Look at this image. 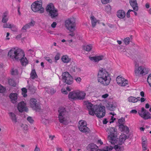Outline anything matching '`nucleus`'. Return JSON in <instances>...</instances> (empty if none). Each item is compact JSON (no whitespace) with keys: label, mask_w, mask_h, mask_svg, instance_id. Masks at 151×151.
<instances>
[{"label":"nucleus","mask_w":151,"mask_h":151,"mask_svg":"<svg viewBox=\"0 0 151 151\" xmlns=\"http://www.w3.org/2000/svg\"><path fill=\"white\" fill-rule=\"evenodd\" d=\"M125 119L123 118H122L119 119L118 120V123L119 124V127L122 129V130L124 131L128 132L129 129L127 126L123 125L124 123Z\"/></svg>","instance_id":"obj_18"},{"label":"nucleus","mask_w":151,"mask_h":151,"mask_svg":"<svg viewBox=\"0 0 151 151\" xmlns=\"http://www.w3.org/2000/svg\"><path fill=\"white\" fill-rule=\"evenodd\" d=\"M24 51L17 48H12L8 52V57L13 60H18L19 58L23 55Z\"/></svg>","instance_id":"obj_2"},{"label":"nucleus","mask_w":151,"mask_h":151,"mask_svg":"<svg viewBox=\"0 0 151 151\" xmlns=\"http://www.w3.org/2000/svg\"><path fill=\"white\" fill-rule=\"evenodd\" d=\"M77 93L78 99H83L86 95V93L84 92L79 90L77 91Z\"/></svg>","instance_id":"obj_26"},{"label":"nucleus","mask_w":151,"mask_h":151,"mask_svg":"<svg viewBox=\"0 0 151 151\" xmlns=\"http://www.w3.org/2000/svg\"><path fill=\"white\" fill-rule=\"evenodd\" d=\"M110 0H101L102 3L103 4H106L108 3Z\"/></svg>","instance_id":"obj_57"},{"label":"nucleus","mask_w":151,"mask_h":151,"mask_svg":"<svg viewBox=\"0 0 151 151\" xmlns=\"http://www.w3.org/2000/svg\"><path fill=\"white\" fill-rule=\"evenodd\" d=\"M46 12L52 18H54L58 16V11L55 7L54 5L52 3L48 4L46 8Z\"/></svg>","instance_id":"obj_6"},{"label":"nucleus","mask_w":151,"mask_h":151,"mask_svg":"<svg viewBox=\"0 0 151 151\" xmlns=\"http://www.w3.org/2000/svg\"><path fill=\"white\" fill-rule=\"evenodd\" d=\"M62 76L63 82L68 84H71L73 83V78L68 72H65L63 73Z\"/></svg>","instance_id":"obj_12"},{"label":"nucleus","mask_w":151,"mask_h":151,"mask_svg":"<svg viewBox=\"0 0 151 151\" xmlns=\"http://www.w3.org/2000/svg\"><path fill=\"white\" fill-rule=\"evenodd\" d=\"M77 93V91H73L70 92L68 95L69 98V99H78Z\"/></svg>","instance_id":"obj_27"},{"label":"nucleus","mask_w":151,"mask_h":151,"mask_svg":"<svg viewBox=\"0 0 151 151\" xmlns=\"http://www.w3.org/2000/svg\"><path fill=\"white\" fill-rule=\"evenodd\" d=\"M138 114L142 117L144 119H146L151 118L150 113L147 111L143 107L142 108L141 111H138Z\"/></svg>","instance_id":"obj_15"},{"label":"nucleus","mask_w":151,"mask_h":151,"mask_svg":"<svg viewBox=\"0 0 151 151\" xmlns=\"http://www.w3.org/2000/svg\"><path fill=\"white\" fill-rule=\"evenodd\" d=\"M108 105L109 106H107V108L108 109L110 110H112L114 109V107L112 105L110 104Z\"/></svg>","instance_id":"obj_52"},{"label":"nucleus","mask_w":151,"mask_h":151,"mask_svg":"<svg viewBox=\"0 0 151 151\" xmlns=\"http://www.w3.org/2000/svg\"><path fill=\"white\" fill-rule=\"evenodd\" d=\"M147 81L150 86L151 87V74L148 76L147 78Z\"/></svg>","instance_id":"obj_44"},{"label":"nucleus","mask_w":151,"mask_h":151,"mask_svg":"<svg viewBox=\"0 0 151 151\" xmlns=\"http://www.w3.org/2000/svg\"><path fill=\"white\" fill-rule=\"evenodd\" d=\"M130 5L133 9L136 11L138 10V6L136 0H129Z\"/></svg>","instance_id":"obj_23"},{"label":"nucleus","mask_w":151,"mask_h":151,"mask_svg":"<svg viewBox=\"0 0 151 151\" xmlns=\"http://www.w3.org/2000/svg\"><path fill=\"white\" fill-rule=\"evenodd\" d=\"M92 25L93 27H94L96 25L97 23L99 22L93 16H91V17Z\"/></svg>","instance_id":"obj_34"},{"label":"nucleus","mask_w":151,"mask_h":151,"mask_svg":"<svg viewBox=\"0 0 151 151\" xmlns=\"http://www.w3.org/2000/svg\"><path fill=\"white\" fill-rule=\"evenodd\" d=\"M11 73L12 75H16L18 74L17 70L15 68H12L11 71Z\"/></svg>","instance_id":"obj_43"},{"label":"nucleus","mask_w":151,"mask_h":151,"mask_svg":"<svg viewBox=\"0 0 151 151\" xmlns=\"http://www.w3.org/2000/svg\"><path fill=\"white\" fill-rule=\"evenodd\" d=\"M9 97L12 102L15 103L17 101V94L16 93H12L10 94Z\"/></svg>","instance_id":"obj_25"},{"label":"nucleus","mask_w":151,"mask_h":151,"mask_svg":"<svg viewBox=\"0 0 151 151\" xmlns=\"http://www.w3.org/2000/svg\"><path fill=\"white\" fill-rule=\"evenodd\" d=\"M57 23L55 22H54L51 25V26L52 28H55L57 25Z\"/></svg>","instance_id":"obj_60"},{"label":"nucleus","mask_w":151,"mask_h":151,"mask_svg":"<svg viewBox=\"0 0 151 151\" xmlns=\"http://www.w3.org/2000/svg\"><path fill=\"white\" fill-rule=\"evenodd\" d=\"M73 69V70L74 72H79L81 70L79 68H78L76 67H74Z\"/></svg>","instance_id":"obj_53"},{"label":"nucleus","mask_w":151,"mask_h":151,"mask_svg":"<svg viewBox=\"0 0 151 151\" xmlns=\"http://www.w3.org/2000/svg\"><path fill=\"white\" fill-rule=\"evenodd\" d=\"M65 25L67 29L70 32L74 31L76 28V24L73 18L67 19L65 21Z\"/></svg>","instance_id":"obj_9"},{"label":"nucleus","mask_w":151,"mask_h":151,"mask_svg":"<svg viewBox=\"0 0 151 151\" xmlns=\"http://www.w3.org/2000/svg\"><path fill=\"white\" fill-rule=\"evenodd\" d=\"M146 100L145 97H142L140 99V102L142 103L144 102Z\"/></svg>","instance_id":"obj_62"},{"label":"nucleus","mask_w":151,"mask_h":151,"mask_svg":"<svg viewBox=\"0 0 151 151\" xmlns=\"http://www.w3.org/2000/svg\"><path fill=\"white\" fill-rule=\"evenodd\" d=\"M109 96V94L108 93H106L102 95L101 98L103 99H105L107 98Z\"/></svg>","instance_id":"obj_56"},{"label":"nucleus","mask_w":151,"mask_h":151,"mask_svg":"<svg viewBox=\"0 0 151 151\" xmlns=\"http://www.w3.org/2000/svg\"><path fill=\"white\" fill-rule=\"evenodd\" d=\"M114 148L116 151H123L124 150V147L121 144L115 145Z\"/></svg>","instance_id":"obj_31"},{"label":"nucleus","mask_w":151,"mask_h":151,"mask_svg":"<svg viewBox=\"0 0 151 151\" xmlns=\"http://www.w3.org/2000/svg\"><path fill=\"white\" fill-rule=\"evenodd\" d=\"M66 44H68L72 47H73L74 46V42L72 39L69 38V39H68L67 41Z\"/></svg>","instance_id":"obj_38"},{"label":"nucleus","mask_w":151,"mask_h":151,"mask_svg":"<svg viewBox=\"0 0 151 151\" xmlns=\"http://www.w3.org/2000/svg\"><path fill=\"white\" fill-rule=\"evenodd\" d=\"M97 78L98 82L104 86L109 85L111 80L109 73L103 69L99 71Z\"/></svg>","instance_id":"obj_1"},{"label":"nucleus","mask_w":151,"mask_h":151,"mask_svg":"<svg viewBox=\"0 0 151 151\" xmlns=\"http://www.w3.org/2000/svg\"><path fill=\"white\" fill-rule=\"evenodd\" d=\"M128 101L129 102L136 103L137 102V100L136 98L132 96H131L128 98Z\"/></svg>","instance_id":"obj_37"},{"label":"nucleus","mask_w":151,"mask_h":151,"mask_svg":"<svg viewBox=\"0 0 151 151\" xmlns=\"http://www.w3.org/2000/svg\"><path fill=\"white\" fill-rule=\"evenodd\" d=\"M75 79L76 82L78 83H80L81 81V79L80 77H75Z\"/></svg>","instance_id":"obj_49"},{"label":"nucleus","mask_w":151,"mask_h":151,"mask_svg":"<svg viewBox=\"0 0 151 151\" xmlns=\"http://www.w3.org/2000/svg\"><path fill=\"white\" fill-rule=\"evenodd\" d=\"M116 15L119 18L122 19L125 17L126 14L124 11L120 10L117 11Z\"/></svg>","instance_id":"obj_28"},{"label":"nucleus","mask_w":151,"mask_h":151,"mask_svg":"<svg viewBox=\"0 0 151 151\" xmlns=\"http://www.w3.org/2000/svg\"><path fill=\"white\" fill-rule=\"evenodd\" d=\"M22 94L23 95V96L24 97H25L27 96L26 94L27 91L26 89L25 88H22Z\"/></svg>","instance_id":"obj_45"},{"label":"nucleus","mask_w":151,"mask_h":151,"mask_svg":"<svg viewBox=\"0 0 151 151\" xmlns=\"http://www.w3.org/2000/svg\"><path fill=\"white\" fill-rule=\"evenodd\" d=\"M35 24V22L33 20L31 21L30 22L24 26L21 30L24 32H26L27 29L30 28L31 27L33 26Z\"/></svg>","instance_id":"obj_20"},{"label":"nucleus","mask_w":151,"mask_h":151,"mask_svg":"<svg viewBox=\"0 0 151 151\" xmlns=\"http://www.w3.org/2000/svg\"><path fill=\"white\" fill-rule=\"evenodd\" d=\"M140 95L142 97H145V93L143 91H141L140 93Z\"/></svg>","instance_id":"obj_63"},{"label":"nucleus","mask_w":151,"mask_h":151,"mask_svg":"<svg viewBox=\"0 0 151 151\" xmlns=\"http://www.w3.org/2000/svg\"><path fill=\"white\" fill-rule=\"evenodd\" d=\"M5 91V88L0 84V93H3Z\"/></svg>","instance_id":"obj_50"},{"label":"nucleus","mask_w":151,"mask_h":151,"mask_svg":"<svg viewBox=\"0 0 151 151\" xmlns=\"http://www.w3.org/2000/svg\"><path fill=\"white\" fill-rule=\"evenodd\" d=\"M98 147L96 145L91 143L89 144L87 147L86 149L88 151H112L113 147L111 146H108L105 147L102 149H98Z\"/></svg>","instance_id":"obj_8"},{"label":"nucleus","mask_w":151,"mask_h":151,"mask_svg":"<svg viewBox=\"0 0 151 151\" xmlns=\"http://www.w3.org/2000/svg\"><path fill=\"white\" fill-rule=\"evenodd\" d=\"M148 71V69L145 65H141L135 68L134 75L136 77H139L147 74Z\"/></svg>","instance_id":"obj_7"},{"label":"nucleus","mask_w":151,"mask_h":151,"mask_svg":"<svg viewBox=\"0 0 151 151\" xmlns=\"http://www.w3.org/2000/svg\"><path fill=\"white\" fill-rule=\"evenodd\" d=\"M96 143L98 145H101L103 144V142L100 139H99L97 141Z\"/></svg>","instance_id":"obj_54"},{"label":"nucleus","mask_w":151,"mask_h":151,"mask_svg":"<svg viewBox=\"0 0 151 151\" xmlns=\"http://www.w3.org/2000/svg\"><path fill=\"white\" fill-rule=\"evenodd\" d=\"M31 77L32 79H34L37 76L35 70H33L31 73Z\"/></svg>","instance_id":"obj_40"},{"label":"nucleus","mask_w":151,"mask_h":151,"mask_svg":"<svg viewBox=\"0 0 151 151\" xmlns=\"http://www.w3.org/2000/svg\"><path fill=\"white\" fill-rule=\"evenodd\" d=\"M26 104L23 101L20 102L18 104L17 108L20 112H22L23 111H27L28 109L26 106Z\"/></svg>","instance_id":"obj_17"},{"label":"nucleus","mask_w":151,"mask_h":151,"mask_svg":"<svg viewBox=\"0 0 151 151\" xmlns=\"http://www.w3.org/2000/svg\"><path fill=\"white\" fill-rule=\"evenodd\" d=\"M62 61L64 63H68L70 62L71 59L67 55H63L61 58Z\"/></svg>","instance_id":"obj_30"},{"label":"nucleus","mask_w":151,"mask_h":151,"mask_svg":"<svg viewBox=\"0 0 151 151\" xmlns=\"http://www.w3.org/2000/svg\"><path fill=\"white\" fill-rule=\"evenodd\" d=\"M42 5V3L41 0L36 1L31 4V9L35 12L43 13L45 10Z\"/></svg>","instance_id":"obj_5"},{"label":"nucleus","mask_w":151,"mask_h":151,"mask_svg":"<svg viewBox=\"0 0 151 151\" xmlns=\"http://www.w3.org/2000/svg\"><path fill=\"white\" fill-rule=\"evenodd\" d=\"M126 136L125 134H121L119 138V143L122 144L124 143V142L126 139Z\"/></svg>","instance_id":"obj_32"},{"label":"nucleus","mask_w":151,"mask_h":151,"mask_svg":"<svg viewBox=\"0 0 151 151\" xmlns=\"http://www.w3.org/2000/svg\"><path fill=\"white\" fill-rule=\"evenodd\" d=\"M29 104L30 107L34 110H36L40 109L37 100L35 98H32L30 99Z\"/></svg>","instance_id":"obj_16"},{"label":"nucleus","mask_w":151,"mask_h":151,"mask_svg":"<svg viewBox=\"0 0 151 151\" xmlns=\"http://www.w3.org/2000/svg\"><path fill=\"white\" fill-rule=\"evenodd\" d=\"M124 42L125 45L128 44L130 42V39L129 37H126L124 40Z\"/></svg>","instance_id":"obj_46"},{"label":"nucleus","mask_w":151,"mask_h":151,"mask_svg":"<svg viewBox=\"0 0 151 151\" xmlns=\"http://www.w3.org/2000/svg\"><path fill=\"white\" fill-rule=\"evenodd\" d=\"M90 59L91 60L94 62H98L99 61L103 60L104 58L103 55H99L94 57H90Z\"/></svg>","instance_id":"obj_22"},{"label":"nucleus","mask_w":151,"mask_h":151,"mask_svg":"<svg viewBox=\"0 0 151 151\" xmlns=\"http://www.w3.org/2000/svg\"><path fill=\"white\" fill-rule=\"evenodd\" d=\"M117 83L121 86H124L128 84V81L122 77L119 76L116 78Z\"/></svg>","instance_id":"obj_14"},{"label":"nucleus","mask_w":151,"mask_h":151,"mask_svg":"<svg viewBox=\"0 0 151 151\" xmlns=\"http://www.w3.org/2000/svg\"><path fill=\"white\" fill-rule=\"evenodd\" d=\"M95 109L93 111L90 110L89 111V114L94 116V114L98 117L101 118L104 117L106 113L105 107L103 106H94Z\"/></svg>","instance_id":"obj_3"},{"label":"nucleus","mask_w":151,"mask_h":151,"mask_svg":"<svg viewBox=\"0 0 151 151\" xmlns=\"http://www.w3.org/2000/svg\"><path fill=\"white\" fill-rule=\"evenodd\" d=\"M23 55L18 60L20 61L22 65L24 66H26L28 64L29 62L27 58L25 56V53L24 52H23Z\"/></svg>","instance_id":"obj_19"},{"label":"nucleus","mask_w":151,"mask_h":151,"mask_svg":"<svg viewBox=\"0 0 151 151\" xmlns=\"http://www.w3.org/2000/svg\"><path fill=\"white\" fill-rule=\"evenodd\" d=\"M8 82L9 85L12 86H15L16 85L14 80L12 79H10L9 80Z\"/></svg>","instance_id":"obj_42"},{"label":"nucleus","mask_w":151,"mask_h":151,"mask_svg":"<svg viewBox=\"0 0 151 151\" xmlns=\"http://www.w3.org/2000/svg\"><path fill=\"white\" fill-rule=\"evenodd\" d=\"M105 9L106 12H109L111 11V7L109 5H107L106 6Z\"/></svg>","instance_id":"obj_47"},{"label":"nucleus","mask_w":151,"mask_h":151,"mask_svg":"<svg viewBox=\"0 0 151 151\" xmlns=\"http://www.w3.org/2000/svg\"><path fill=\"white\" fill-rule=\"evenodd\" d=\"M109 135L108 139L109 142L112 144H115L116 142V129L113 127H110L108 131Z\"/></svg>","instance_id":"obj_10"},{"label":"nucleus","mask_w":151,"mask_h":151,"mask_svg":"<svg viewBox=\"0 0 151 151\" xmlns=\"http://www.w3.org/2000/svg\"><path fill=\"white\" fill-rule=\"evenodd\" d=\"M142 145H147V141L146 138L145 137H142Z\"/></svg>","instance_id":"obj_48"},{"label":"nucleus","mask_w":151,"mask_h":151,"mask_svg":"<svg viewBox=\"0 0 151 151\" xmlns=\"http://www.w3.org/2000/svg\"><path fill=\"white\" fill-rule=\"evenodd\" d=\"M64 142L66 143L68 147H70L71 145L75 143L76 141V139L74 136H73L70 134H66L64 137Z\"/></svg>","instance_id":"obj_11"},{"label":"nucleus","mask_w":151,"mask_h":151,"mask_svg":"<svg viewBox=\"0 0 151 151\" xmlns=\"http://www.w3.org/2000/svg\"><path fill=\"white\" fill-rule=\"evenodd\" d=\"M60 53H58L55 57V60H59L60 58Z\"/></svg>","instance_id":"obj_55"},{"label":"nucleus","mask_w":151,"mask_h":151,"mask_svg":"<svg viewBox=\"0 0 151 151\" xmlns=\"http://www.w3.org/2000/svg\"><path fill=\"white\" fill-rule=\"evenodd\" d=\"M71 90V89L69 87H67L65 88H63L61 90V92L63 94H68V91H69Z\"/></svg>","instance_id":"obj_36"},{"label":"nucleus","mask_w":151,"mask_h":151,"mask_svg":"<svg viewBox=\"0 0 151 151\" xmlns=\"http://www.w3.org/2000/svg\"><path fill=\"white\" fill-rule=\"evenodd\" d=\"M9 114L12 122L14 123H16L17 122V118L15 114L12 112L9 113Z\"/></svg>","instance_id":"obj_29"},{"label":"nucleus","mask_w":151,"mask_h":151,"mask_svg":"<svg viewBox=\"0 0 151 151\" xmlns=\"http://www.w3.org/2000/svg\"><path fill=\"white\" fill-rule=\"evenodd\" d=\"M46 91H47L48 93L52 94L55 92L56 91L51 87H48L45 88Z\"/></svg>","instance_id":"obj_33"},{"label":"nucleus","mask_w":151,"mask_h":151,"mask_svg":"<svg viewBox=\"0 0 151 151\" xmlns=\"http://www.w3.org/2000/svg\"><path fill=\"white\" fill-rule=\"evenodd\" d=\"M45 60L47 61L48 62L51 63H52V60L50 59V58L49 57H46L45 58Z\"/></svg>","instance_id":"obj_61"},{"label":"nucleus","mask_w":151,"mask_h":151,"mask_svg":"<svg viewBox=\"0 0 151 151\" xmlns=\"http://www.w3.org/2000/svg\"><path fill=\"white\" fill-rule=\"evenodd\" d=\"M27 120L29 123H33L34 121L33 118L30 116H29L27 117Z\"/></svg>","instance_id":"obj_51"},{"label":"nucleus","mask_w":151,"mask_h":151,"mask_svg":"<svg viewBox=\"0 0 151 151\" xmlns=\"http://www.w3.org/2000/svg\"><path fill=\"white\" fill-rule=\"evenodd\" d=\"M109 114L112 115V116H111L110 121L109 122L110 123H111L113 122L114 121L115 119V118L114 117V116L116 114L114 112H111Z\"/></svg>","instance_id":"obj_41"},{"label":"nucleus","mask_w":151,"mask_h":151,"mask_svg":"<svg viewBox=\"0 0 151 151\" xmlns=\"http://www.w3.org/2000/svg\"><path fill=\"white\" fill-rule=\"evenodd\" d=\"M133 11L132 10L129 9L128 10L127 13V17L128 18H129L130 17V13L131 12H133Z\"/></svg>","instance_id":"obj_58"},{"label":"nucleus","mask_w":151,"mask_h":151,"mask_svg":"<svg viewBox=\"0 0 151 151\" xmlns=\"http://www.w3.org/2000/svg\"><path fill=\"white\" fill-rule=\"evenodd\" d=\"M58 118L60 122L64 124H66L68 123V118L67 117L68 112L63 107H60L58 110Z\"/></svg>","instance_id":"obj_4"},{"label":"nucleus","mask_w":151,"mask_h":151,"mask_svg":"<svg viewBox=\"0 0 151 151\" xmlns=\"http://www.w3.org/2000/svg\"><path fill=\"white\" fill-rule=\"evenodd\" d=\"M86 126L87 123L84 120H81L79 121L78 127L81 132H89V129Z\"/></svg>","instance_id":"obj_13"},{"label":"nucleus","mask_w":151,"mask_h":151,"mask_svg":"<svg viewBox=\"0 0 151 151\" xmlns=\"http://www.w3.org/2000/svg\"><path fill=\"white\" fill-rule=\"evenodd\" d=\"M9 17L8 14L7 12H5L4 14L2 19V22L4 23L6 22L8 20Z\"/></svg>","instance_id":"obj_35"},{"label":"nucleus","mask_w":151,"mask_h":151,"mask_svg":"<svg viewBox=\"0 0 151 151\" xmlns=\"http://www.w3.org/2000/svg\"><path fill=\"white\" fill-rule=\"evenodd\" d=\"M22 127L24 130H26L27 129L28 126L26 124H22Z\"/></svg>","instance_id":"obj_59"},{"label":"nucleus","mask_w":151,"mask_h":151,"mask_svg":"<svg viewBox=\"0 0 151 151\" xmlns=\"http://www.w3.org/2000/svg\"><path fill=\"white\" fill-rule=\"evenodd\" d=\"M84 104L86 106L88 109L89 114V111L90 110H92L93 111L95 109L94 106L93 108H92L93 104L89 102L88 101H85L84 102Z\"/></svg>","instance_id":"obj_24"},{"label":"nucleus","mask_w":151,"mask_h":151,"mask_svg":"<svg viewBox=\"0 0 151 151\" xmlns=\"http://www.w3.org/2000/svg\"><path fill=\"white\" fill-rule=\"evenodd\" d=\"M92 48V45L91 44H89L84 46L83 47L84 49L87 51H90Z\"/></svg>","instance_id":"obj_39"},{"label":"nucleus","mask_w":151,"mask_h":151,"mask_svg":"<svg viewBox=\"0 0 151 151\" xmlns=\"http://www.w3.org/2000/svg\"><path fill=\"white\" fill-rule=\"evenodd\" d=\"M21 35L20 34L18 35H17L16 37V39L17 40H19L20 39L21 37Z\"/></svg>","instance_id":"obj_64"},{"label":"nucleus","mask_w":151,"mask_h":151,"mask_svg":"<svg viewBox=\"0 0 151 151\" xmlns=\"http://www.w3.org/2000/svg\"><path fill=\"white\" fill-rule=\"evenodd\" d=\"M4 28H10L11 30L13 31H17V28L15 26L9 23H6L3 25Z\"/></svg>","instance_id":"obj_21"}]
</instances>
